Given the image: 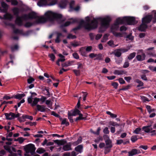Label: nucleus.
<instances>
[{
  "label": "nucleus",
  "mask_w": 156,
  "mask_h": 156,
  "mask_svg": "<svg viewBox=\"0 0 156 156\" xmlns=\"http://www.w3.org/2000/svg\"><path fill=\"white\" fill-rule=\"evenodd\" d=\"M98 20H100L101 21V25L99 28V32L103 33L108 27L109 25L110 22L111 21V19L109 17L107 16L104 18H94L91 22V24L87 23L83 20H82L80 22L79 25L73 28V30L75 31L79 30L82 26H83L85 29L89 30L95 29L97 27Z\"/></svg>",
  "instance_id": "obj_1"
},
{
  "label": "nucleus",
  "mask_w": 156,
  "mask_h": 156,
  "mask_svg": "<svg viewBox=\"0 0 156 156\" xmlns=\"http://www.w3.org/2000/svg\"><path fill=\"white\" fill-rule=\"evenodd\" d=\"M45 17H41L39 18L37 20L38 23H44L47 21L53 22L55 20H60L62 17V15L59 14L54 13L48 11L44 14Z\"/></svg>",
  "instance_id": "obj_2"
},
{
  "label": "nucleus",
  "mask_w": 156,
  "mask_h": 156,
  "mask_svg": "<svg viewBox=\"0 0 156 156\" xmlns=\"http://www.w3.org/2000/svg\"><path fill=\"white\" fill-rule=\"evenodd\" d=\"M126 23L128 25H134L137 23V21L136 20L135 18L133 17H124L122 18H117L113 25V28L117 29L119 24H122Z\"/></svg>",
  "instance_id": "obj_3"
},
{
  "label": "nucleus",
  "mask_w": 156,
  "mask_h": 156,
  "mask_svg": "<svg viewBox=\"0 0 156 156\" xmlns=\"http://www.w3.org/2000/svg\"><path fill=\"white\" fill-rule=\"evenodd\" d=\"M39 17L37 16L36 13L34 12H32L28 15L25 14L22 16L16 17L15 23L18 26H21L23 25L22 19L25 20H27L28 19H35Z\"/></svg>",
  "instance_id": "obj_4"
},
{
  "label": "nucleus",
  "mask_w": 156,
  "mask_h": 156,
  "mask_svg": "<svg viewBox=\"0 0 156 156\" xmlns=\"http://www.w3.org/2000/svg\"><path fill=\"white\" fill-rule=\"evenodd\" d=\"M24 150L26 153L24 154L25 156H31L28 153H30L31 155H34L35 153L36 148L34 144H30L25 146Z\"/></svg>",
  "instance_id": "obj_5"
},
{
  "label": "nucleus",
  "mask_w": 156,
  "mask_h": 156,
  "mask_svg": "<svg viewBox=\"0 0 156 156\" xmlns=\"http://www.w3.org/2000/svg\"><path fill=\"white\" fill-rule=\"evenodd\" d=\"M153 18L152 15H147L142 18V23L147 24L151 21Z\"/></svg>",
  "instance_id": "obj_6"
},
{
  "label": "nucleus",
  "mask_w": 156,
  "mask_h": 156,
  "mask_svg": "<svg viewBox=\"0 0 156 156\" xmlns=\"http://www.w3.org/2000/svg\"><path fill=\"white\" fill-rule=\"evenodd\" d=\"M78 23V21L76 19H73V20L72 21H68L66 22L64 24H62L60 26V28H63L64 27H67L69 26L71 23Z\"/></svg>",
  "instance_id": "obj_7"
},
{
  "label": "nucleus",
  "mask_w": 156,
  "mask_h": 156,
  "mask_svg": "<svg viewBox=\"0 0 156 156\" xmlns=\"http://www.w3.org/2000/svg\"><path fill=\"white\" fill-rule=\"evenodd\" d=\"M146 55L145 53H143L142 55H137L136 58L137 60L139 62H141L145 60Z\"/></svg>",
  "instance_id": "obj_8"
},
{
  "label": "nucleus",
  "mask_w": 156,
  "mask_h": 156,
  "mask_svg": "<svg viewBox=\"0 0 156 156\" xmlns=\"http://www.w3.org/2000/svg\"><path fill=\"white\" fill-rule=\"evenodd\" d=\"M147 27V24H145L144 23H142L140 25L138 28V30L140 31L145 32L146 31V30Z\"/></svg>",
  "instance_id": "obj_9"
},
{
  "label": "nucleus",
  "mask_w": 156,
  "mask_h": 156,
  "mask_svg": "<svg viewBox=\"0 0 156 156\" xmlns=\"http://www.w3.org/2000/svg\"><path fill=\"white\" fill-rule=\"evenodd\" d=\"M5 116L6 117V119L7 120H11L13 119V117L14 115V113L12 112H10L9 113H5L4 114Z\"/></svg>",
  "instance_id": "obj_10"
},
{
  "label": "nucleus",
  "mask_w": 156,
  "mask_h": 156,
  "mask_svg": "<svg viewBox=\"0 0 156 156\" xmlns=\"http://www.w3.org/2000/svg\"><path fill=\"white\" fill-rule=\"evenodd\" d=\"M37 107L38 111L42 112H45L46 111V109H48V110H50V109L47 108H45L43 105H37Z\"/></svg>",
  "instance_id": "obj_11"
},
{
  "label": "nucleus",
  "mask_w": 156,
  "mask_h": 156,
  "mask_svg": "<svg viewBox=\"0 0 156 156\" xmlns=\"http://www.w3.org/2000/svg\"><path fill=\"white\" fill-rule=\"evenodd\" d=\"M104 136H105L106 137H107L108 138L107 140H105V142L106 145V147L110 148H112V141L110 140L109 138L108 137L107 135H105Z\"/></svg>",
  "instance_id": "obj_12"
},
{
  "label": "nucleus",
  "mask_w": 156,
  "mask_h": 156,
  "mask_svg": "<svg viewBox=\"0 0 156 156\" xmlns=\"http://www.w3.org/2000/svg\"><path fill=\"white\" fill-rule=\"evenodd\" d=\"M67 3L68 2L66 0H62L61 1L59 4L60 8L61 9L65 8Z\"/></svg>",
  "instance_id": "obj_13"
},
{
  "label": "nucleus",
  "mask_w": 156,
  "mask_h": 156,
  "mask_svg": "<svg viewBox=\"0 0 156 156\" xmlns=\"http://www.w3.org/2000/svg\"><path fill=\"white\" fill-rule=\"evenodd\" d=\"M71 115L73 116H76L78 115L81 112L77 108H75L73 110L71 111Z\"/></svg>",
  "instance_id": "obj_14"
},
{
  "label": "nucleus",
  "mask_w": 156,
  "mask_h": 156,
  "mask_svg": "<svg viewBox=\"0 0 156 156\" xmlns=\"http://www.w3.org/2000/svg\"><path fill=\"white\" fill-rule=\"evenodd\" d=\"M13 18L12 15L8 13H6L3 16V18L5 20H11Z\"/></svg>",
  "instance_id": "obj_15"
},
{
  "label": "nucleus",
  "mask_w": 156,
  "mask_h": 156,
  "mask_svg": "<svg viewBox=\"0 0 156 156\" xmlns=\"http://www.w3.org/2000/svg\"><path fill=\"white\" fill-rule=\"evenodd\" d=\"M37 4L40 6H45L48 5L47 1V0H40Z\"/></svg>",
  "instance_id": "obj_16"
},
{
  "label": "nucleus",
  "mask_w": 156,
  "mask_h": 156,
  "mask_svg": "<svg viewBox=\"0 0 156 156\" xmlns=\"http://www.w3.org/2000/svg\"><path fill=\"white\" fill-rule=\"evenodd\" d=\"M79 116L77 117L75 119L76 122H77L79 120H86L87 119V116L85 117H83V115L80 113L78 115Z\"/></svg>",
  "instance_id": "obj_17"
},
{
  "label": "nucleus",
  "mask_w": 156,
  "mask_h": 156,
  "mask_svg": "<svg viewBox=\"0 0 156 156\" xmlns=\"http://www.w3.org/2000/svg\"><path fill=\"white\" fill-rule=\"evenodd\" d=\"M127 73V72L123 70H115L114 72V73L115 75H120L123 74H126Z\"/></svg>",
  "instance_id": "obj_18"
},
{
  "label": "nucleus",
  "mask_w": 156,
  "mask_h": 156,
  "mask_svg": "<svg viewBox=\"0 0 156 156\" xmlns=\"http://www.w3.org/2000/svg\"><path fill=\"white\" fill-rule=\"evenodd\" d=\"M83 146L82 144L79 145L75 147V150L77 152L79 153H81L82 152Z\"/></svg>",
  "instance_id": "obj_19"
},
{
  "label": "nucleus",
  "mask_w": 156,
  "mask_h": 156,
  "mask_svg": "<svg viewBox=\"0 0 156 156\" xmlns=\"http://www.w3.org/2000/svg\"><path fill=\"white\" fill-rule=\"evenodd\" d=\"M128 156H133L136 155L139 153L138 152L137 150L136 149H133L130 151L128 152Z\"/></svg>",
  "instance_id": "obj_20"
},
{
  "label": "nucleus",
  "mask_w": 156,
  "mask_h": 156,
  "mask_svg": "<svg viewBox=\"0 0 156 156\" xmlns=\"http://www.w3.org/2000/svg\"><path fill=\"white\" fill-rule=\"evenodd\" d=\"M12 11L13 12L14 15L17 17L19 16V13L20 12L19 9L17 7H15L13 9Z\"/></svg>",
  "instance_id": "obj_21"
},
{
  "label": "nucleus",
  "mask_w": 156,
  "mask_h": 156,
  "mask_svg": "<svg viewBox=\"0 0 156 156\" xmlns=\"http://www.w3.org/2000/svg\"><path fill=\"white\" fill-rule=\"evenodd\" d=\"M109 124L110 125L115 126H121L122 125H123V126H124L125 124V123L121 124H118L116 122L111 121L109 122Z\"/></svg>",
  "instance_id": "obj_22"
},
{
  "label": "nucleus",
  "mask_w": 156,
  "mask_h": 156,
  "mask_svg": "<svg viewBox=\"0 0 156 156\" xmlns=\"http://www.w3.org/2000/svg\"><path fill=\"white\" fill-rule=\"evenodd\" d=\"M74 62L73 61L66 62L62 64V67H66L70 66L73 64Z\"/></svg>",
  "instance_id": "obj_23"
},
{
  "label": "nucleus",
  "mask_w": 156,
  "mask_h": 156,
  "mask_svg": "<svg viewBox=\"0 0 156 156\" xmlns=\"http://www.w3.org/2000/svg\"><path fill=\"white\" fill-rule=\"evenodd\" d=\"M62 36V33L58 32L57 33V37L55 40V43H58L60 42V38Z\"/></svg>",
  "instance_id": "obj_24"
},
{
  "label": "nucleus",
  "mask_w": 156,
  "mask_h": 156,
  "mask_svg": "<svg viewBox=\"0 0 156 156\" xmlns=\"http://www.w3.org/2000/svg\"><path fill=\"white\" fill-rule=\"evenodd\" d=\"M154 48V47H150L147 49L146 50V53L147 54V55H150L153 56L154 54L153 53L150 51L151 50H152Z\"/></svg>",
  "instance_id": "obj_25"
},
{
  "label": "nucleus",
  "mask_w": 156,
  "mask_h": 156,
  "mask_svg": "<svg viewBox=\"0 0 156 156\" xmlns=\"http://www.w3.org/2000/svg\"><path fill=\"white\" fill-rule=\"evenodd\" d=\"M82 141V138L80 136L78 139L77 140L73 143L74 145L76 146L81 143Z\"/></svg>",
  "instance_id": "obj_26"
},
{
  "label": "nucleus",
  "mask_w": 156,
  "mask_h": 156,
  "mask_svg": "<svg viewBox=\"0 0 156 156\" xmlns=\"http://www.w3.org/2000/svg\"><path fill=\"white\" fill-rule=\"evenodd\" d=\"M39 98H35L34 99V100L33 102V103L31 104V106H34L35 105H36L38 102L39 101Z\"/></svg>",
  "instance_id": "obj_27"
},
{
  "label": "nucleus",
  "mask_w": 156,
  "mask_h": 156,
  "mask_svg": "<svg viewBox=\"0 0 156 156\" xmlns=\"http://www.w3.org/2000/svg\"><path fill=\"white\" fill-rule=\"evenodd\" d=\"M62 149L64 151H67L71 150V145L69 144H66L63 146Z\"/></svg>",
  "instance_id": "obj_28"
},
{
  "label": "nucleus",
  "mask_w": 156,
  "mask_h": 156,
  "mask_svg": "<svg viewBox=\"0 0 156 156\" xmlns=\"http://www.w3.org/2000/svg\"><path fill=\"white\" fill-rule=\"evenodd\" d=\"M150 126H151L149 125L143 126L142 129L146 133H148L150 132V129H149V127Z\"/></svg>",
  "instance_id": "obj_29"
},
{
  "label": "nucleus",
  "mask_w": 156,
  "mask_h": 156,
  "mask_svg": "<svg viewBox=\"0 0 156 156\" xmlns=\"http://www.w3.org/2000/svg\"><path fill=\"white\" fill-rule=\"evenodd\" d=\"M115 62L116 64L118 65L120 64L122 62L123 58L122 57L119 58H115Z\"/></svg>",
  "instance_id": "obj_30"
},
{
  "label": "nucleus",
  "mask_w": 156,
  "mask_h": 156,
  "mask_svg": "<svg viewBox=\"0 0 156 156\" xmlns=\"http://www.w3.org/2000/svg\"><path fill=\"white\" fill-rule=\"evenodd\" d=\"M84 49L85 48L84 47L81 48L80 50V51L82 56H86V53L84 51Z\"/></svg>",
  "instance_id": "obj_31"
},
{
  "label": "nucleus",
  "mask_w": 156,
  "mask_h": 156,
  "mask_svg": "<svg viewBox=\"0 0 156 156\" xmlns=\"http://www.w3.org/2000/svg\"><path fill=\"white\" fill-rule=\"evenodd\" d=\"M135 81L139 84L137 86V87H138L144 85V83L139 79H136Z\"/></svg>",
  "instance_id": "obj_32"
},
{
  "label": "nucleus",
  "mask_w": 156,
  "mask_h": 156,
  "mask_svg": "<svg viewBox=\"0 0 156 156\" xmlns=\"http://www.w3.org/2000/svg\"><path fill=\"white\" fill-rule=\"evenodd\" d=\"M136 53L135 52H133L129 55L128 57V59L129 60H132L136 56Z\"/></svg>",
  "instance_id": "obj_33"
},
{
  "label": "nucleus",
  "mask_w": 156,
  "mask_h": 156,
  "mask_svg": "<svg viewBox=\"0 0 156 156\" xmlns=\"http://www.w3.org/2000/svg\"><path fill=\"white\" fill-rule=\"evenodd\" d=\"M146 108L148 112L150 113L152 112H154L155 110V109L153 108L151 109V107L150 105H147L146 106Z\"/></svg>",
  "instance_id": "obj_34"
},
{
  "label": "nucleus",
  "mask_w": 156,
  "mask_h": 156,
  "mask_svg": "<svg viewBox=\"0 0 156 156\" xmlns=\"http://www.w3.org/2000/svg\"><path fill=\"white\" fill-rule=\"evenodd\" d=\"M68 118L70 122L71 123H73L74 121L73 119V117H72V116H73V115H71V112H68Z\"/></svg>",
  "instance_id": "obj_35"
},
{
  "label": "nucleus",
  "mask_w": 156,
  "mask_h": 156,
  "mask_svg": "<svg viewBox=\"0 0 156 156\" xmlns=\"http://www.w3.org/2000/svg\"><path fill=\"white\" fill-rule=\"evenodd\" d=\"M13 32L15 34H23V31L22 30H20L18 29H15L13 30Z\"/></svg>",
  "instance_id": "obj_36"
},
{
  "label": "nucleus",
  "mask_w": 156,
  "mask_h": 156,
  "mask_svg": "<svg viewBox=\"0 0 156 156\" xmlns=\"http://www.w3.org/2000/svg\"><path fill=\"white\" fill-rule=\"evenodd\" d=\"M65 141L63 140H55L54 142L55 143L57 144L58 145H62L64 144L63 142Z\"/></svg>",
  "instance_id": "obj_37"
},
{
  "label": "nucleus",
  "mask_w": 156,
  "mask_h": 156,
  "mask_svg": "<svg viewBox=\"0 0 156 156\" xmlns=\"http://www.w3.org/2000/svg\"><path fill=\"white\" fill-rule=\"evenodd\" d=\"M34 23H31L30 22H27L24 24V26L26 28H29L34 25Z\"/></svg>",
  "instance_id": "obj_38"
},
{
  "label": "nucleus",
  "mask_w": 156,
  "mask_h": 156,
  "mask_svg": "<svg viewBox=\"0 0 156 156\" xmlns=\"http://www.w3.org/2000/svg\"><path fill=\"white\" fill-rule=\"evenodd\" d=\"M45 151V150L43 148H38L36 152L39 154H42Z\"/></svg>",
  "instance_id": "obj_39"
},
{
  "label": "nucleus",
  "mask_w": 156,
  "mask_h": 156,
  "mask_svg": "<svg viewBox=\"0 0 156 156\" xmlns=\"http://www.w3.org/2000/svg\"><path fill=\"white\" fill-rule=\"evenodd\" d=\"M48 88H47L45 87L44 89V90H46V93H44V95H47V96H48V97H50V92L49 91V90Z\"/></svg>",
  "instance_id": "obj_40"
},
{
  "label": "nucleus",
  "mask_w": 156,
  "mask_h": 156,
  "mask_svg": "<svg viewBox=\"0 0 156 156\" xmlns=\"http://www.w3.org/2000/svg\"><path fill=\"white\" fill-rule=\"evenodd\" d=\"M35 80L34 78L30 76H29V78L27 80V83L29 84H31Z\"/></svg>",
  "instance_id": "obj_41"
},
{
  "label": "nucleus",
  "mask_w": 156,
  "mask_h": 156,
  "mask_svg": "<svg viewBox=\"0 0 156 156\" xmlns=\"http://www.w3.org/2000/svg\"><path fill=\"white\" fill-rule=\"evenodd\" d=\"M101 130V128L100 127H99L98 128L96 132H94L93 131H91V132L92 133H93L94 134L99 135L100 134V131Z\"/></svg>",
  "instance_id": "obj_42"
},
{
  "label": "nucleus",
  "mask_w": 156,
  "mask_h": 156,
  "mask_svg": "<svg viewBox=\"0 0 156 156\" xmlns=\"http://www.w3.org/2000/svg\"><path fill=\"white\" fill-rule=\"evenodd\" d=\"M138 140L137 136L136 135L133 136H132L131 140L132 142L134 143Z\"/></svg>",
  "instance_id": "obj_43"
},
{
  "label": "nucleus",
  "mask_w": 156,
  "mask_h": 156,
  "mask_svg": "<svg viewBox=\"0 0 156 156\" xmlns=\"http://www.w3.org/2000/svg\"><path fill=\"white\" fill-rule=\"evenodd\" d=\"M111 148L105 147L104 153L105 154H106L108 153L109 152H110L111 150Z\"/></svg>",
  "instance_id": "obj_44"
},
{
  "label": "nucleus",
  "mask_w": 156,
  "mask_h": 156,
  "mask_svg": "<svg viewBox=\"0 0 156 156\" xmlns=\"http://www.w3.org/2000/svg\"><path fill=\"white\" fill-rule=\"evenodd\" d=\"M76 38V35H73L71 34H69L67 36V38L69 39H74Z\"/></svg>",
  "instance_id": "obj_45"
},
{
  "label": "nucleus",
  "mask_w": 156,
  "mask_h": 156,
  "mask_svg": "<svg viewBox=\"0 0 156 156\" xmlns=\"http://www.w3.org/2000/svg\"><path fill=\"white\" fill-rule=\"evenodd\" d=\"M73 71L76 76H79L80 75V70L73 69Z\"/></svg>",
  "instance_id": "obj_46"
},
{
  "label": "nucleus",
  "mask_w": 156,
  "mask_h": 156,
  "mask_svg": "<svg viewBox=\"0 0 156 156\" xmlns=\"http://www.w3.org/2000/svg\"><path fill=\"white\" fill-rule=\"evenodd\" d=\"M153 13L154 14V19L152 20V22L153 23H156V11L154 10L152 11Z\"/></svg>",
  "instance_id": "obj_47"
},
{
  "label": "nucleus",
  "mask_w": 156,
  "mask_h": 156,
  "mask_svg": "<svg viewBox=\"0 0 156 156\" xmlns=\"http://www.w3.org/2000/svg\"><path fill=\"white\" fill-rule=\"evenodd\" d=\"M66 119L65 118L62 121L61 124L64 125L65 124L66 126H68L69 125V122H66Z\"/></svg>",
  "instance_id": "obj_48"
},
{
  "label": "nucleus",
  "mask_w": 156,
  "mask_h": 156,
  "mask_svg": "<svg viewBox=\"0 0 156 156\" xmlns=\"http://www.w3.org/2000/svg\"><path fill=\"white\" fill-rule=\"evenodd\" d=\"M48 56L51 58V60L52 61H54L55 58V55L53 54H50L48 55Z\"/></svg>",
  "instance_id": "obj_49"
},
{
  "label": "nucleus",
  "mask_w": 156,
  "mask_h": 156,
  "mask_svg": "<svg viewBox=\"0 0 156 156\" xmlns=\"http://www.w3.org/2000/svg\"><path fill=\"white\" fill-rule=\"evenodd\" d=\"M57 2V0H52L48 4L49 6L53 5L56 4Z\"/></svg>",
  "instance_id": "obj_50"
},
{
  "label": "nucleus",
  "mask_w": 156,
  "mask_h": 156,
  "mask_svg": "<svg viewBox=\"0 0 156 156\" xmlns=\"http://www.w3.org/2000/svg\"><path fill=\"white\" fill-rule=\"evenodd\" d=\"M23 117L25 118V119H28L32 120L33 119V117L32 116H29L28 115H23Z\"/></svg>",
  "instance_id": "obj_51"
},
{
  "label": "nucleus",
  "mask_w": 156,
  "mask_h": 156,
  "mask_svg": "<svg viewBox=\"0 0 156 156\" xmlns=\"http://www.w3.org/2000/svg\"><path fill=\"white\" fill-rule=\"evenodd\" d=\"M51 115L55 116V117L59 118L60 119H62L61 118H60V116L58 114L56 113L54 111H52L51 112Z\"/></svg>",
  "instance_id": "obj_52"
},
{
  "label": "nucleus",
  "mask_w": 156,
  "mask_h": 156,
  "mask_svg": "<svg viewBox=\"0 0 156 156\" xmlns=\"http://www.w3.org/2000/svg\"><path fill=\"white\" fill-rule=\"evenodd\" d=\"M111 85L114 88L117 89V88L119 84L118 83L114 82L112 83Z\"/></svg>",
  "instance_id": "obj_53"
},
{
  "label": "nucleus",
  "mask_w": 156,
  "mask_h": 156,
  "mask_svg": "<svg viewBox=\"0 0 156 156\" xmlns=\"http://www.w3.org/2000/svg\"><path fill=\"white\" fill-rule=\"evenodd\" d=\"M121 54L122 53L121 52L118 51H117L115 52L114 53L115 56L117 57H120L121 56Z\"/></svg>",
  "instance_id": "obj_54"
},
{
  "label": "nucleus",
  "mask_w": 156,
  "mask_h": 156,
  "mask_svg": "<svg viewBox=\"0 0 156 156\" xmlns=\"http://www.w3.org/2000/svg\"><path fill=\"white\" fill-rule=\"evenodd\" d=\"M102 55L101 54H98L97 57L94 59V60H102Z\"/></svg>",
  "instance_id": "obj_55"
},
{
  "label": "nucleus",
  "mask_w": 156,
  "mask_h": 156,
  "mask_svg": "<svg viewBox=\"0 0 156 156\" xmlns=\"http://www.w3.org/2000/svg\"><path fill=\"white\" fill-rule=\"evenodd\" d=\"M4 149L7 151L9 152L10 153L12 152V151L11 150L10 147L7 146L5 145L4 146Z\"/></svg>",
  "instance_id": "obj_56"
},
{
  "label": "nucleus",
  "mask_w": 156,
  "mask_h": 156,
  "mask_svg": "<svg viewBox=\"0 0 156 156\" xmlns=\"http://www.w3.org/2000/svg\"><path fill=\"white\" fill-rule=\"evenodd\" d=\"M75 4V2L74 1H71L69 4V7L71 9H72L74 8L73 6Z\"/></svg>",
  "instance_id": "obj_57"
},
{
  "label": "nucleus",
  "mask_w": 156,
  "mask_h": 156,
  "mask_svg": "<svg viewBox=\"0 0 156 156\" xmlns=\"http://www.w3.org/2000/svg\"><path fill=\"white\" fill-rule=\"evenodd\" d=\"M141 129L140 128H136L133 131V133L136 134H138L141 131Z\"/></svg>",
  "instance_id": "obj_58"
},
{
  "label": "nucleus",
  "mask_w": 156,
  "mask_h": 156,
  "mask_svg": "<svg viewBox=\"0 0 156 156\" xmlns=\"http://www.w3.org/2000/svg\"><path fill=\"white\" fill-rule=\"evenodd\" d=\"M118 80L119 81V83L121 84H125L126 83L125 81L122 78H119L118 79Z\"/></svg>",
  "instance_id": "obj_59"
},
{
  "label": "nucleus",
  "mask_w": 156,
  "mask_h": 156,
  "mask_svg": "<svg viewBox=\"0 0 156 156\" xmlns=\"http://www.w3.org/2000/svg\"><path fill=\"white\" fill-rule=\"evenodd\" d=\"M1 5L3 8L8 9V5L7 4L4 2H3L1 3Z\"/></svg>",
  "instance_id": "obj_60"
},
{
  "label": "nucleus",
  "mask_w": 156,
  "mask_h": 156,
  "mask_svg": "<svg viewBox=\"0 0 156 156\" xmlns=\"http://www.w3.org/2000/svg\"><path fill=\"white\" fill-rule=\"evenodd\" d=\"M89 36L90 40H94V38L95 35L93 33H90L89 34Z\"/></svg>",
  "instance_id": "obj_61"
},
{
  "label": "nucleus",
  "mask_w": 156,
  "mask_h": 156,
  "mask_svg": "<svg viewBox=\"0 0 156 156\" xmlns=\"http://www.w3.org/2000/svg\"><path fill=\"white\" fill-rule=\"evenodd\" d=\"M73 57L76 59H78L79 58V55L76 52H75L73 54Z\"/></svg>",
  "instance_id": "obj_62"
},
{
  "label": "nucleus",
  "mask_w": 156,
  "mask_h": 156,
  "mask_svg": "<svg viewBox=\"0 0 156 156\" xmlns=\"http://www.w3.org/2000/svg\"><path fill=\"white\" fill-rule=\"evenodd\" d=\"M129 66V63L128 61H126L123 66V68H127Z\"/></svg>",
  "instance_id": "obj_63"
},
{
  "label": "nucleus",
  "mask_w": 156,
  "mask_h": 156,
  "mask_svg": "<svg viewBox=\"0 0 156 156\" xmlns=\"http://www.w3.org/2000/svg\"><path fill=\"white\" fill-rule=\"evenodd\" d=\"M18 46L17 45H15L13 47H11V49L12 51H14L15 50H17L18 49Z\"/></svg>",
  "instance_id": "obj_64"
}]
</instances>
